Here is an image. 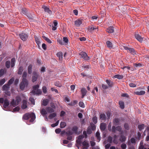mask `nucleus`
<instances>
[{"mask_svg":"<svg viewBox=\"0 0 149 149\" xmlns=\"http://www.w3.org/2000/svg\"><path fill=\"white\" fill-rule=\"evenodd\" d=\"M31 118L30 122H33L36 118L35 114L34 113L32 112L31 113H27L24 114L22 117L23 119L27 120L29 118Z\"/></svg>","mask_w":149,"mask_h":149,"instance_id":"f257e3e1","label":"nucleus"},{"mask_svg":"<svg viewBox=\"0 0 149 149\" xmlns=\"http://www.w3.org/2000/svg\"><path fill=\"white\" fill-rule=\"evenodd\" d=\"M16 100L13 99L10 103L11 106L13 107L18 105L21 101V98L19 96H17L16 97Z\"/></svg>","mask_w":149,"mask_h":149,"instance_id":"f03ea898","label":"nucleus"},{"mask_svg":"<svg viewBox=\"0 0 149 149\" xmlns=\"http://www.w3.org/2000/svg\"><path fill=\"white\" fill-rule=\"evenodd\" d=\"M28 81L26 79H22L20 84V88L23 90L25 87H26L28 85Z\"/></svg>","mask_w":149,"mask_h":149,"instance_id":"7ed1b4c3","label":"nucleus"},{"mask_svg":"<svg viewBox=\"0 0 149 149\" xmlns=\"http://www.w3.org/2000/svg\"><path fill=\"white\" fill-rule=\"evenodd\" d=\"M33 75L32 77V82H34L36 81L37 79L39 77V75L36 71H34L33 73Z\"/></svg>","mask_w":149,"mask_h":149,"instance_id":"20e7f679","label":"nucleus"},{"mask_svg":"<svg viewBox=\"0 0 149 149\" xmlns=\"http://www.w3.org/2000/svg\"><path fill=\"white\" fill-rule=\"evenodd\" d=\"M124 120V119L122 118H121L120 119L118 118H116L113 119V123L115 125H120L121 124V123L120 122V121L122 120V121H123Z\"/></svg>","mask_w":149,"mask_h":149,"instance_id":"39448f33","label":"nucleus"},{"mask_svg":"<svg viewBox=\"0 0 149 149\" xmlns=\"http://www.w3.org/2000/svg\"><path fill=\"white\" fill-rule=\"evenodd\" d=\"M19 36L21 39L23 41H26L28 38V35L24 33L20 34Z\"/></svg>","mask_w":149,"mask_h":149,"instance_id":"423d86ee","label":"nucleus"},{"mask_svg":"<svg viewBox=\"0 0 149 149\" xmlns=\"http://www.w3.org/2000/svg\"><path fill=\"white\" fill-rule=\"evenodd\" d=\"M79 54L81 56V58H83L85 60H88L89 59V57L88 56L86 53L84 52H81L79 53Z\"/></svg>","mask_w":149,"mask_h":149,"instance_id":"0eeeda50","label":"nucleus"},{"mask_svg":"<svg viewBox=\"0 0 149 149\" xmlns=\"http://www.w3.org/2000/svg\"><path fill=\"white\" fill-rule=\"evenodd\" d=\"M116 130L119 132H121L122 130L121 127L120 126H118L116 127L114 126H113L111 129L112 132L113 133H115Z\"/></svg>","mask_w":149,"mask_h":149,"instance_id":"6e6552de","label":"nucleus"},{"mask_svg":"<svg viewBox=\"0 0 149 149\" xmlns=\"http://www.w3.org/2000/svg\"><path fill=\"white\" fill-rule=\"evenodd\" d=\"M42 8L44 9L45 12L47 13L49 15L52 14V11L49 9V8L48 6L43 5L42 6Z\"/></svg>","mask_w":149,"mask_h":149,"instance_id":"1a4fd4ad","label":"nucleus"},{"mask_svg":"<svg viewBox=\"0 0 149 149\" xmlns=\"http://www.w3.org/2000/svg\"><path fill=\"white\" fill-rule=\"evenodd\" d=\"M52 108L50 107H47L46 108V110L47 112L49 113H53L54 111V110L53 109H55V106L54 105L52 106Z\"/></svg>","mask_w":149,"mask_h":149,"instance_id":"9d476101","label":"nucleus"},{"mask_svg":"<svg viewBox=\"0 0 149 149\" xmlns=\"http://www.w3.org/2000/svg\"><path fill=\"white\" fill-rule=\"evenodd\" d=\"M83 21V19H77L74 22L75 25L77 27L79 26L81 24H82Z\"/></svg>","mask_w":149,"mask_h":149,"instance_id":"9b49d317","label":"nucleus"},{"mask_svg":"<svg viewBox=\"0 0 149 149\" xmlns=\"http://www.w3.org/2000/svg\"><path fill=\"white\" fill-rule=\"evenodd\" d=\"M135 36L136 39L140 42H142L143 40V38L139 34H135Z\"/></svg>","mask_w":149,"mask_h":149,"instance_id":"f8f14e48","label":"nucleus"},{"mask_svg":"<svg viewBox=\"0 0 149 149\" xmlns=\"http://www.w3.org/2000/svg\"><path fill=\"white\" fill-rule=\"evenodd\" d=\"M81 92L82 94V98H83L86 95L87 92V90L85 88H82L81 89Z\"/></svg>","mask_w":149,"mask_h":149,"instance_id":"ddd939ff","label":"nucleus"},{"mask_svg":"<svg viewBox=\"0 0 149 149\" xmlns=\"http://www.w3.org/2000/svg\"><path fill=\"white\" fill-rule=\"evenodd\" d=\"M56 55L57 57L59 58V60L61 61H62L63 60V53L61 52H58L57 53Z\"/></svg>","mask_w":149,"mask_h":149,"instance_id":"4468645a","label":"nucleus"},{"mask_svg":"<svg viewBox=\"0 0 149 149\" xmlns=\"http://www.w3.org/2000/svg\"><path fill=\"white\" fill-rule=\"evenodd\" d=\"M126 139V137L123 135H120L119 138V140L121 142H125Z\"/></svg>","mask_w":149,"mask_h":149,"instance_id":"2eb2a0df","label":"nucleus"},{"mask_svg":"<svg viewBox=\"0 0 149 149\" xmlns=\"http://www.w3.org/2000/svg\"><path fill=\"white\" fill-rule=\"evenodd\" d=\"M23 104L22 106V108L23 109H25L27 107V101L25 100H23L22 101Z\"/></svg>","mask_w":149,"mask_h":149,"instance_id":"dca6fc26","label":"nucleus"},{"mask_svg":"<svg viewBox=\"0 0 149 149\" xmlns=\"http://www.w3.org/2000/svg\"><path fill=\"white\" fill-rule=\"evenodd\" d=\"M3 90L5 91L8 90L10 88V85L8 84L4 85L2 87Z\"/></svg>","mask_w":149,"mask_h":149,"instance_id":"f3484780","label":"nucleus"},{"mask_svg":"<svg viewBox=\"0 0 149 149\" xmlns=\"http://www.w3.org/2000/svg\"><path fill=\"white\" fill-rule=\"evenodd\" d=\"M100 127L101 131H104L106 128V125L105 123H102L100 124Z\"/></svg>","mask_w":149,"mask_h":149,"instance_id":"a211bd4d","label":"nucleus"},{"mask_svg":"<svg viewBox=\"0 0 149 149\" xmlns=\"http://www.w3.org/2000/svg\"><path fill=\"white\" fill-rule=\"evenodd\" d=\"M106 117L105 114L101 113L100 115V119L101 120L104 121L105 120Z\"/></svg>","mask_w":149,"mask_h":149,"instance_id":"6ab92c4d","label":"nucleus"},{"mask_svg":"<svg viewBox=\"0 0 149 149\" xmlns=\"http://www.w3.org/2000/svg\"><path fill=\"white\" fill-rule=\"evenodd\" d=\"M78 102L77 101L74 100L68 104L70 106H74Z\"/></svg>","mask_w":149,"mask_h":149,"instance_id":"aec40b11","label":"nucleus"},{"mask_svg":"<svg viewBox=\"0 0 149 149\" xmlns=\"http://www.w3.org/2000/svg\"><path fill=\"white\" fill-rule=\"evenodd\" d=\"M134 93L136 95H144L145 92L144 91H136L134 92Z\"/></svg>","mask_w":149,"mask_h":149,"instance_id":"412c9836","label":"nucleus"},{"mask_svg":"<svg viewBox=\"0 0 149 149\" xmlns=\"http://www.w3.org/2000/svg\"><path fill=\"white\" fill-rule=\"evenodd\" d=\"M34 37L35 38V41L37 44L38 48H40V40L39 39L37 36H35Z\"/></svg>","mask_w":149,"mask_h":149,"instance_id":"4be33fe9","label":"nucleus"},{"mask_svg":"<svg viewBox=\"0 0 149 149\" xmlns=\"http://www.w3.org/2000/svg\"><path fill=\"white\" fill-rule=\"evenodd\" d=\"M128 50L130 53L133 55L136 54V52L134 48H130Z\"/></svg>","mask_w":149,"mask_h":149,"instance_id":"5701e85b","label":"nucleus"},{"mask_svg":"<svg viewBox=\"0 0 149 149\" xmlns=\"http://www.w3.org/2000/svg\"><path fill=\"white\" fill-rule=\"evenodd\" d=\"M9 104V101L8 99H5L4 100V107L6 108L8 107Z\"/></svg>","mask_w":149,"mask_h":149,"instance_id":"b1692460","label":"nucleus"},{"mask_svg":"<svg viewBox=\"0 0 149 149\" xmlns=\"http://www.w3.org/2000/svg\"><path fill=\"white\" fill-rule=\"evenodd\" d=\"M40 112L41 114L43 116H44V115H46L47 113V112L46 110H45L44 108H42L40 110Z\"/></svg>","mask_w":149,"mask_h":149,"instance_id":"393cba45","label":"nucleus"},{"mask_svg":"<svg viewBox=\"0 0 149 149\" xmlns=\"http://www.w3.org/2000/svg\"><path fill=\"white\" fill-rule=\"evenodd\" d=\"M56 116V113H50L48 116V118L50 119H52Z\"/></svg>","mask_w":149,"mask_h":149,"instance_id":"a878e982","label":"nucleus"},{"mask_svg":"<svg viewBox=\"0 0 149 149\" xmlns=\"http://www.w3.org/2000/svg\"><path fill=\"white\" fill-rule=\"evenodd\" d=\"M106 82L109 87H112L113 86V82L107 79Z\"/></svg>","mask_w":149,"mask_h":149,"instance_id":"bb28decb","label":"nucleus"},{"mask_svg":"<svg viewBox=\"0 0 149 149\" xmlns=\"http://www.w3.org/2000/svg\"><path fill=\"white\" fill-rule=\"evenodd\" d=\"M119 104L121 109H123L124 108V103L123 101H119Z\"/></svg>","mask_w":149,"mask_h":149,"instance_id":"cd10ccee","label":"nucleus"},{"mask_svg":"<svg viewBox=\"0 0 149 149\" xmlns=\"http://www.w3.org/2000/svg\"><path fill=\"white\" fill-rule=\"evenodd\" d=\"M32 65L31 64L28 67V73L29 74H31L32 73Z\"/></svg>","mask_w":149,"mask_h":149,"instance_id":"c85d7f7f","label":"nucleus"},{"mask_svg":"<svg viewBox=\"0 0 149 149\" xmlns=\"http://www.w3.org/2000/svg\"><path fill=\"white\" fill-rule=\"evenodd\" d=\"M106 44L107 47L109 48H111L113 47V45L111 42L108 40L106 42Z\"/></svg>","mask_w":149,"mask_h":149,"instance_id":"c756f323","label":"nucleus"},{"mask_svg":"<svg viewBox=\"0 0 149 149\" xmlns=\"http://www.w3.org/2000/svg\"><path fill=\"white\" fill-rule=\"evenodd\" d=\"M145 126L143 124L139 125L138 126V128L140 131H141L144 128Z\"/></svg>","mask_w":149,"mask_h":149,"instance_id":"7c9ffc66","label":"nucleus"},{"mask_svg":"<svg viewBox=\"0 0 149 149\" xmlns=\"http://www.w3.org/2000/svg\"><path fill=\"white\" fill-rule=\"evenodd\" d=\"M49 102V100L48 99H46L42 101V105L44 106H47Z\"/></svg>","mask_w":149,"mask_h":149,"instance_id":"2f4dec72","label":"nucleus"},{"mask_svg":"<svg viewBox=\"0 0 149 149\" xmlns=\"http://www.w3.org/2000/svg\"><path fill=\"white\" fill-rule=\"evenodd\" d=\"M15 58H13L11 59V67H13L15 65Z\"/></svg>","mask_w":149,"mask_h":149,"instance_id":"473e14b6","label":"nucleus"},{"mask_svg":"<svg viewBox=\"0 0 149 149\" xmlns=\"http://www.w3.org/2000/svg\"><path fill=\"white\" fill-rule=\"evenodd\" d=\"M23 70V68L22 66H20L18 70V74H21Z\"/></svg>","mask_w":149,"mask_h":149,"instance_id":"72a5a7b5","label":"nucleus"},{"mask_svg":"<svg viewBox=\"0 0 149 149\" xmlns=\"http://www.w3.org/2000/svg\"><path fill=\"white\" fill-rule=\"evenodd\" d=\"M113 77L114 78H117L118 79H121L123 78V76L122 75L116 74Z\"/></svg>","mask_w":149,"mask_h":149,"instance_id":"f704fd0d","label":"nucleus"},{"mask_svg":"<svg viewBox=\"0 0 149 149\" xmlns=\"http://www.w3.org/2000/svg\"><path fill=\"white\" fill-rule=\"evenodd\" d=\"M96 136L97 139V141L99 142L100 140V133L99 132H96Z\"/></svg>","mask_w":149,"mask_h":149,"instance_id":"c9c22d12","label":"nucleus"},{"mask_svg":"<svg viewBox=\"0 0 149 149\" xmlns=\"http://www.w3.org/2000/svg\"><path fill=\"white\" fill-rule=\"evenodd\" d=\"M83 145L86 147V148H88L89 146V145L88 142L86 141H84L82 143Z\"/></svg>","mask_w":149,"mask_h":149,"instance_id":"e433bc0d","label":"nucleus"},{"mask_svg":"<svg viewBox=\"0 0 149 149\" xmlns=\"http://www.w3.org/2000/svg\"><path fill=\"white\" fill-rule=\"evenodd\" d=\"M66 125V123L64 122H61L60 124V127L63 128L65 127Z\"/></svg>","mask_w":149,"mask_h":149,"instance_id":"4c0bfd02","label":"nucleus"},{"mask_svg":"<svg viewBox=\"0 0 149 149\" xmlns=\"http://www.w3.org/2000/svg\"><path fill=\"white\" fill-rule=\"evenodd\" d=\"M87 133L88 134H90L92 133L91 128L90 126L87 129Z\"/></svg>","mask_w":149,"mask_h":149,"instance_id":"58836bf2","label":"nucleus"},{"mask_svg":"<svg viewBox=\"0 0 149 149\" xmlns=\"http://www.w3.org/2000/svg\"><path fill=\"white\" fill-rule=\"evenodd\" d=\"M78 129V128L77 126H74L72 127V130L75 133H76L77 132Z\"/></svg>","mask_w":149,"mask_h":149,"instance_id":"ea45409f","label":"nucleus"},{"mask_svg":"<svg viewBox=\"0 0 149 149\" xmlns=\"http://www.w3.org/2000/svg\"><path fill=\"white\" fill-rule=\"evenodd\" d=\"M14 80V79L13 77L11 79H10L8 81V84L10 85L11 84H12Z\"/></svg>","mask_w":149,"mask_h":149,"instance_id":"a19ab883","label":"nucleus"},{"mask_svg":"<svg viewBox=\"0 0 149 149\" xmlns=\"http://www.w3.org/2000/svg\"><path fill=\"white\" fill-rule=\"evenodd\" d=\"M27 11V9L25 8H23L22 9V13L24 15H26Z\"/></svg>","mask_w":149,"mask_h":149,"instance_id":"79ce46f5","label":"nucleus"},{"mask_svg":"<svg viewBox=\"0 0 149 149\" xmlns=\"http://www.w3.org/2000/svg\"><path fill=\"white\" fill-rule=\"evenodd\" d=\"M43 38L48 43L50 44L52 43L51 41L48 38L46 37L45 36H43Z\"/></svg>","mask_w":149,"mask_h":149,"instance_id":"37998d69","label":"nucleus"},{"mask_svg":"<svg viewBox=\"0 0 149 149\" xmlns=\"http://www.w3.org/2000/svg\"><path fill=\"white\" fill-rule=\"evenodd\" d=\"M6 66L7 68H9L10 67V62L9 61H7L6 62Z\"/></svg>","mask_w":149,"mask_h":149,"instance_id":"c03bdc74","label":"nucleus"},{"mask_svg":"<svg viewBox=\"0 0 149 149\" xmlns=\"http://www.w3.org/2000/svg\"><path fill=\"white\" fill-rule=\"evenodd\" d=\"M93 122L95 123L96 124L97 122V118L96 116H94L92 119Z\"/></svg>","mask_w":149,"mask_h":149,"instance_id":"a18cd8bd","label":"nucleus"},{"mask_svg":"<svg viewBox=\"0 0 149 149\" xmlns=\"http://www.w3.org/2000/svg\"><path fill=\"white\" fill-rule=\"evenodd\" d=\"M106 31L109 33H111L113 32L114 30L113 29H107Z\"/></svg>","mask_w":149,"mask_h":149,"instance_id":"49530a36","label":"nucleus"},{"mask_svg":"<svg viewBox=\"0 0 149 149\" xmlns=\"http://www.w3.org/2000/svg\"><path fill=\"white\" fill-rule=\"evenodd\" d=\"M86 29V31H87L88 33H92V31H93L95 29Z\"/></svg>","mask_w":149,"mask_h":149,"instance_id":"de8ad7c7","label":"nucleus"},{"mask_svg":"<svg viewBox=\"0 0 149 149\" xmlns=\"http://www.w3.org/2000/svg\"><path fill=\"white\" fill-rule=\"evenodd\" d=\"M91 127H91L92 130L93 131H94L95 130L96 126L94 124L91 123Z\"/></svg>","mask_w":149,"mask_h":149,"instance_id":"09e8293b","label":"nucleus"},{"mask_svg":"<svg viewBox=\"0 0 149 149\" xmlns=\"http://www.w3.org/2000/svg\"><path fill=\"white\" fill-rule=\"evenodd\" d=\"M6 79L5 78H3L0 80V86H1L5 82Z\"/></svg>","mask_w":149,"mask_h":149,"instance_id":"8fccbe9b","label":"nucleus"},{"mask_svg":"<svg viewBox=\"0 0 149 149\" xmlns=\"http://www.w3.org/2000/svg\"><path fill=\"white\" fill-rule=\"evenodd\" d=\"M73 134L71 130H68L66 132V134L67 136L71 135Z\"/></svg>","mask_w":149,"mask_h":149,"instance_id":"3c124183","label":"nucleus"},{"mask_svg":"<svg viewBox=\"0 0 149 149\" xmlns=\"http://www.w3.org/2000/svg\"><path fill=\"white\" fill-rule=\"evenodd\" d=\"M29 100L30 101L31 103L33 104H35V102L34 99L32 97H31L29 98Z\"/></svg>","mask_w":149,"mask_h":149,"instance_id":"603ef678","label":"nucleus"},{"mask_svg":"<svg viewBox=\"0 0 149 149\" xmlns=\"http://www.w3.org/2000/svg\"><path fill=\"white\" fill-rule=\"evenodd\" d=\"M54 85L58 87H61V84L58 81H56L54 83Z\"/></svg>","mask_w":149,"mask_h":149,"instance_id":"864d4df0","label":"nucleus"},{"mask_svg":"<svg viewBox=\"0 0 149 149\" xmlns=\"http://www.w3.org/2000/svg\"><path fill=\"white\" fill-rule=\"evenodd\" d=\"M39 85L38 84H37L34 86L33 87V90H36L38 89V88H39Z\"/></svg>","mask_w":149,"mask_h":149,"instance_id":"5fc2aeb1","label":"nucleus"},{"mask_svg":"<svg viewBox=\"0 0 149 149\" xmlns=\"http://www.w3.org/2000/svg\"><path fill=\"white\" fill-rule=\"evenodd\" d=\"M121 147L122 149H126L127 148L126 144L124 143H123L121 145Z\"/></svg>","mask_w":149,"mask_h":149,"instance_id":"6e6d98bb","label":"nucleus"},{"mask_svg":"<svg viewBox=\"0 0 149 149\" xmlns=\"http://www.w3.org/2000/svg\"><path fill=\"white\" fill-rule=\"evenodd\" d=\"M124 127L127 130H128L130 128L128 124L126 123H125L124 125Z\"/></svg>","mask_w":149,"mask_h":149,"instance_id":"4d7b16f0","label":"nucleus"},{"mask_svg":"<svg viewBox=\"0 0 149 149\" xmlns=\"http://www.w3.org/2000/svg\"><path fill=\"white\" fill-rule=\"evenodd\" d=\"M112 138L111 136H109L108 137V139H107V141L108 142H109V143H111L112 142Z\"/></svg>","mask_w":149,"mask_h":149,"instance_id":"13d9d810","label":"nucleus"},{"mask_svg":"<svg viewBox=\"0 0 149 149\" xmlns=\"http://www.w3.org/2000/svg\"><path fill=\"white\" fill-rule=\"evenodd\" d=\"M20 110V108L19 107H17L14 108L13 110V112H15L16 111H18Z\"/></svg>","mask_w":149,"mask_h":149,"instance_id":"bf43d9fd","label":"nucleus"},{"mask_svg":"<svg viewBox=\"0 0 149 149\" xmlns=\"http://www.w3.org/2000/svg\"><path fill=\"white\" fill-rule=\"evenodd\" d=\"M42 90L44 93H47V88L45 86H43L42 87Z\"/></svg>","mask_w":149,"mask_h":149,"instance_id":"052dcab7","label":"nucleus"},{"mask_svg":"<svg viewBox=\"0 0 149 149\" xmlns=\"http://www.w3.org/2000/svg\"><path fill=\"white\" fill-rule=\"evenodd\" d=\"M27 73L26 72L24 71L23 73L22 76V77H23L22 79H26V78L27 77Z\"/></svg>","mask_w":149,"mask_h":149,"instance_id":"680f3d73","label":"nucleus"},{"mask_svg":"<svg viewBox=\"0 0 149 149\" xmlns=\"http://www.w3.org/2000/svg\"><path fill=\"white\" fill-rule=\"evenodd\" d=\"M4 70L3 69L0 70V77H1L4 74Z\"/></svg>","mask_w":149,"mask_h":149,"instance_id":"e2e57ef3","label":"nucleus"},{"mask_svg":"<svg viewBox=\"0 0 149 149\" xmlns=\"http://www.w3.org/2000/svg\"><path fill=\"white\" fill-rule=\"evenodd\" d=\"M79 105L81 107L84 108V104L82 102H80L79 103Z\"/></svg>","mask_w":149,"mask_h":149,"instance_id":"0e129e2a","label":"nucleus"},{"mask_svg":"<svg viewBox=\"0 0 149 149\" xmlns=\"http://www.w3.org/2000/svg\"><path fill=\"white\" fill-rule=\"evenodd\" d=\"M61 130L60 128L56 129L55 130V132L57 134H58L61 132Z\"/></svg>","mask_w":149,"mask_h":149,"instance_id":"69168bd1","label":"nucleus"},{"mask_svg":"<svg viewBox=\"0 0 149 149\" xmlns=\"http://www.w3.org/2000/svg\"><path fill=\"white\" fill-rule=\"evenodd\" d=\"M53 24H54V26L52 28H56V26L58 24V23H57V21L56 20H54L53 22Z\"/></svg>","mask_w":149,"mask_h":149,"instance_id":"338daca9","label":"nucleus"},{"mask_svg":"<svg viewBox=\"0 0 149 149\" xmlns=\"http://www.w3.org/2000/svg\"><path fill=\"white\" fill-rule=\"evenodd\" d=\"M102 88L104 89H106L108 87V86L107 85L104 84H102Z\"/></svg>","mask_w":149,"mask_h":149,"instance_id":"774afa93","label":"nucleus"}]
</instances>
